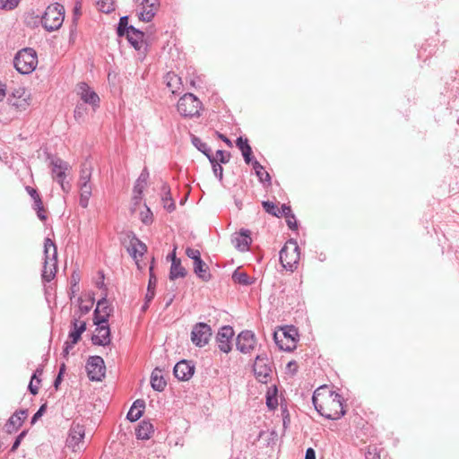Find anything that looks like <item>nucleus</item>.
I'll return each instance as SVG.
<instances>
[{"instance_id":"nucleus-3","label":"nucleus","mask_w":459,"mask_h":459,"mask_svg":"<svg viewBox=\"0 0 459 459\" xmlns=\"http://www.w3.org/2000/svg\"><path fill=\"white\" fill-rule=\"evenodd\" d=\"M65 19V7L58 4H53L47 7L41 17V24L48 31L58 30Z\"/></svg>"},{"instance_id":"nucleus-64","label":"nucleus","mask_w":459,"mask_h":459,"mask_svg":"<svg viewBox=\"0 0 459 459\" xmlns=\"http://www.w3.org/2000/svg\"><path fill=\"white\" fill-rule=\"evenodd\" d=\"M305 459H316V452L313 448L309 447L307 449Z\"/></svg>"},{"instance_id":"nucleus-9","label":"nucleus","mask_w":459,"mask_h":459,"mask_svg":"<svg viewBox=\"0 0 459 459\" xmlns=\"http://www.w3.org/2000/svg\"><path fill=\"white\" fill-rule=\"evenodd\" d=\"M282 338L280 339V336L277 333H274L273 338L276 344L282 351H290L296 347L298 332L296 328L290 327L288 329L283 330Z\"/></svg>"},{"instance_id":"nucleus-51","label":"nucleus","mask_w":459,"mask_h":459,"mask_svg":"<svg viewBox=\"0 0 459 459\" xmlns=\"http://www.w3.org/2000/svg\"><path fill=\"white\" fill-rule=\"evenodd\" d=\"M285 217H286V222H287L289 228L291 230H296L298 228V225H297V221H296L295 215L293 213H291Z\"/></svg>"},{"instance_id":"nucleus-59","label":"nucleus","mask_w":459,"mask_h":459,"mask_svg":"<svg viewBox=\"0 0 459 459\" xmlns=\"http://www.w3.org/2000/svg\"><path fill=\"white\" fill-rule=\"evenodd\" d=\"M43 374V369L42 368H37L35 370V372L33 373L32 377H31V379L32 380H36L37 381V384L39 385L40 383V379H39V377Z\"/></svg>"},{"instance_id":"nucleus-31","label":"nucleus","mask_w":459,"mask_h":459,"mask_svg":"<svg viewBox=\"0 0 459 459\" xmlns=\"http://www.w3.org/2000/svg\"><path fill=\"white\" fill-rule=\"evenodd\" d=\"M153 426L149 421H142L138 428L136 429V437L138 439L146 440L151 437V435L153 433Z\"/></svg>"},{"instance_id":"nucleus-1","label":"nucleus","mask_w":459,"mask_h":459,"mask_svg":"<svg viewBox=\"0 0 459 459\" xmlns=\"http://www.w3.org/2000/svg\"><path fill=\"white\" fill-rule=\"evenodd\" d=\"M312 402L320 415L329 420H338L345 414L342 397L326 385L318 387Z\"/></svg>"},{"instance_id":"nucleus-20","label":"nucleus","mask_w":459,"mask_h":459,"mask_svg":"<svg viewBox=\"0 0 459 459\" xmlns=\"http://www.w3.org/2000/svg\"><path fill=\"white\" fill-rule=\"evenodd\" d=\"M231 241L238 250L241 252L247 251L252 242L250 231L246 229H241L239 232L232 236Z\"/></svg>"},{"instance_id":"nucleus-34","label":"nucleus","mask_w":459,"mask_h":459,"mask_svg":"<svg viewBox=\"0 0 459 459\" xmlns=\"http://www.w3.org/2000/svg\"><path fill=\"white\" fill-rule=\"evenodd\" d=\"M253 169L255 172V175L259 178V181L261 183H267L268 185L271 184V176L267 171L264 170V168L257 161L254 160L252 162Z\"/></svg>"},{"instance_id":"nucleus-39","label":"nucleus","mask_w":459,"mask_h":459,"mask_svg":"<svg viewBox=\"0 0 459 459\" xmlns=\"http://www.w3.org/2000/svg\"><path fill=\"white\" fill-rule=\"evenodd\" d=\"M266 405L271 410H274L278 405L277 389L275 386L273 389H269L266 394Z\"/></svg>"},{"instance_id":"nucleus-13","label":"nucleus","mask_w":459,"mask_h":459,"mask_svg":"<svg viewBox=\"0 0 459 459\" xmlns=\"http://www.w3.org/2000/svg\"><path fill=\"white\" fill-rule=\"evenodd\" d=\"M7 101L10 106L18 111L25 110L29 106L28 96L26 91L22 87L14 89L7 97Z\"/></svg>"},{"instance_id":"nucleus-61","label":"nucleus","mask_w":459,"mask_h":459,"mask_svg":"<svg viewBox=\"0 0 459 459\" xmlns=\"http://www.w3.org/2000/svg\"><path fill=\"white\" fill-rule=\"evenodd\" d=\"M57 182L65 193H68L70 191L71 185L69 184V182H65V179H62V181H57Z\"/></svg>"},{"instance_id":"nucleus-11","label":"nucleus","mask_w":459,"mask_h":459,"mask_svg":"<svg viewBox=\"0 0 459 459\" xmlns=\"http://www.w3.org/2000/svg\"><path fill=\"white\" fill-rule=\"evenodd\" d=\"M212 336V329L205 323L196 324L191 333V340L193 343L198 347H204L208 343Z\"/></svg>"},{"instance_id":"nucleus-62","label":"nucleus","mask_w":459,"mask_h":459,"mask_svg":"<svg viewBox=\"0 0 459 459\" xmlns=\"http://www.w3.org/2000/svg\"><path fill=\"white\" fill-rule=\"evenodd\" d=\"M34 209L36 211H43V203L41 201L40 196L34 200Z\"/></svg>"},{"instance_id":"nucleus-32","label":"nucleus","mask_w":459,"mask_h":459,"mask_svg":"<svg viewBox=\"0 0 459 459\" xmlns=\"http://www.w3.org/2000/svg\"><path fill=\"white\" fill-rule=\"evenodd\" d=\"M162 193L164 195V196L162 197V204H163V207L169 212H171L175 210L176 208V205H175V202L174 200L172 199L171 195H170V189H169V186L167 185V184H164L162 186Z\"/></svg>"},{"instance_id":"nucleus-14","label":"nucleus","mask_w":459,"mask_h":459,"mask_svg":"<svg viewBox=\"0 0 459 459\" xmlns=\"http://www.w3.org/2000/svg\"><path fill=\"white\" fill-rule=\"evenodd\" d=\"M159 6V0H143L141 7L137 11L139 20L145 22H151L155 16Z\"/></svg>"},{"instance_id":"nucleus-60","label":"nucleus","mask_w":459,"mask_h":459,"mask_svg":"<svg viewBox=\"0 0 459 459\" xmlns=\"http://www.w3.org/2000/svg\"><path fill=\"white\" fill-rule=\"evenodd\" d=\"M376 450L377 448H374V451L372 452L369 449L366 455L367 459H380V455L376 452Z\"/></svg>"},{"instance_id":"nucleus-25","label":"nucleus","mask_w":459,"mask_h":459,"mask_svg":"<svg viewBox=\"0 0 459 459\" xmlns=\"http://www.w3.org/2000/svg\"><path fill=\"white\" fill-rule=\"evenodd\" d=\"M193 269L195 273L198 276V278H200L204 281H208L211 280L212 275L209 272V267L202 260V258L195 259V261L193 262Z\"/></svg>"},{"instance_id":"nucleus-47","label":"nucleus","mask_w":459,"mask_h":459,"mask_svg":"<svg viewBox=\"0 0 459 459\" xmlns=\"http://www.w3.org/2000/svg\"><path fill=\"white\" fill-rule=\"evenodd\" d=\"M186 255L193 260V262L195 261V259H200L201 258V253L198 249H195V248H191V247H187L186 249Z\"/></svg>"},{"instance_id":"nucleus-18","label":"nucleus","mask_w":459,"mask_h":459,"mask_svg":"<svg viewBox=\"0 0 459 459\" xmlns=\"http://www.w3.org/2000/svg\"><path fill=\"white\" fill-rule=\"evenodd\" d=\"M112 312V308L108 305L106 297H103L97 303V307L94 310V324H108V317Z\"/></svg>"},{"instance_id":"nucleus-12","label":"nucleus","mask_w":459,"mask_h":459,"mask_svg":"<svg viewBox=\"0 0 459 459\" xmlns=\"http://www.w3.org/2000/svg\"><path fill=\"white\" fill-rule=\"evenodd\" d=\"M85 436L84 427L78 423H73L66 440L67 446L76 452L82 448L81 443Z\"/></svg>"},{"instance_id":"nucleus-53","label":"nucleus","mask_w":459,"mask_h":459,"mask_svg":"<svg viewBox=\"0 0 459 459\" xmlns=\"http://www.w3.org/2000/svg\"><path fill=\"white\" fill-rule=\"evenodd\" d=\"M46 411V405L43 404L39 407L38 411L31 418V424L36 423V421L43 415Z\"/></svg>"},{"instance_id":"nucleus-58","label":"nucleus","mask_w":459,"mask_h":459,"mask_svg":"<svg viewBox=\"0 0 459 459\" xmlns=\"http://www.w3.org/2000/svg\"><path fill=\"white\" fill-rule=\"evenodd\" d=\"M155 296V290L147 289V292L145 294V301L146 303H150Z\"/></svg>"},{"instance_id":"nucleus-33","label":"nucleus","mask_w":459,"mask_h":459,"mask_svg":"<svg viewBox=\"0 0 459 459\" xmlns=\"http://www.w3.org/2000/svg\"><path fill=\"white\" fill-rule=\"evenodd\" d=\"M147 250L145 244H143L141 240L136 238H134L131 240V247L128 248L129 253L136 258L137 255L142 256Z\"/></svg>"},{"instance_id":"nucleus-21","label":"nucleus","mask_w":459,"mask_h":459,"mask_svg":"<svg viewBox=\"0 0 459 459\" xmlns=\"http://www.w3.org/2000/svg\"><path fill=\"white\" fill-rule=\"evenodd\" d=\"M51 172L56 181H62L66 177V171L70 169L68 162L60 158H53L51 160Z\"/></svg>"},{"instance_id":"nucleus-10","label":"nucleus","mask_w":459,"mask_h":459,"mask_svg":"<svg viewBox=\"0 0 459 459\" xmlns=\"http://www.w3.org/2000/svg\"><path fill=\"white\" fill-rule=\"evenodd\" d=\"M76 93L82 103L91 106L93 110L100 107V100L99 95L86 82L77 84Z\"/></svg>"},{"instance_id":"nucleus-48","label":"nucleus","mask_w":459,"mask_h":459,"mask_svg":"<svg viewBox=\"0 0 459 459\" xmlns=\"http://www.w3.org/2000/svg\"><path fill=\"white\" fill-rule=\"evenodd\" d=\"M241 153L243 155L244 160L246 163L249 164L253 162L251 155H252V149L251 146H244L243 150L241 151Z\"/></svg>"},{"instance_id":"nucleus-57","label":"nucleus","mask_w":459,"mask_h":459,"mask_svg":"<svg viewBox=\"0 0 459 459\" xmlns=\"http://www.w3.org/2000/svg\"><path fill=\"white\" fill-rule=\"evenodd\" d=\"M280 211H281L280 216H287V215L292 213L290 207L286 204H282Z\"/></svg>"},{"instance_id":"nucleus-46","label":"nucleus","mask_w":459,"mask_h":459,"mask_svg":"<svg viewBox=\"0 0 459 459\" xmlns=\"http://www.w3.org/2000/svg\"><path fill=\"white\" fill-rule=\"evenodd\" d=\"M230 155L229 152H226L224 151H221V150H218L216 152V160H219L221 163H227L229 162L230 160Z\"/></svg>"},{"instance_id":"nucleus-16","label":"nucleus","mask_w":459,"mask_h":459,"mask_svg":"<svg viewBox=\"0 0 459 459\" xmlns=\"http://www.w3.org/2000/svg\"><path fill=\"white\" fill-rule=\"evenodd\" d=\"M130 45L137 51L142 54H145L146 47L144 42V33L135 29L134 26H130L127 33L125 34Z\"/></svg>"},{"instance_id":"nucleus-24","label":"nucleus","mask_w":459,"mask_h":459,"mask_svg":"<svg viewBox=\"0 0 459 459\" xmlns=\"http://www.w3.org/2000/svg\"><path fill=\"white\" fill-rule=\"evenodd\" d=\"M148 178L149 172L147 169H143L134 186V200L135 201V204H137L142 198V194L146 186Z\"/></svg>"},{"instance_id":"nucleus-56","label":"nucleus","mask_w":459,"mask_h":459,"mask_svg":"<svg viewBox=\"0 0 459 459\" xmlns=\"http://www.w3.org/2000/svg\"><path fill=\"white\" fill-rule=\"evenodd\" d=\"M75 343H73V341L71 342H65V347H64V350H63V355L64 357H67L70 351L74 348Z\"/></svg>"},{"instance_id":"nucleus-41","label":"nucleus","mask_w":459,"mask_h":459,"mask_svg":"<svg viewBox=\"0 0 459 459\" xmlns=\"http://www.w3.org/2000/svg\"><path fill=\"white\" fill-rule=\"evenodd\" d=\"M130 26L131 25H128V17L122 16L117 26V35L119 37L125 36V34L129 30Z\"/></svg>"},{"instance_id":"nucleus-19","label":"nucleus","mask_w":459,"mask_h":459,"mask_svg":"<svg viewBox=\"0 0 459 459\" xmlns=\"http://www.w3.org/2000/svg\"><path fill=\"white\" fill-rule=\"evenodd\" d=\"M96 334L91 337V342L94 345L107 346L110 343V329L108 324L96 325Z\"/></svg>"},{"instance_id":"nucleus-36","label":"nucleus","mask_w":459,"mask_h":459,"mask_svg":"<svg viewBox=\"0 0 459 459\" xmlns=\"http://www.w3.org/2000/svg\"><path fill=\"white\" fill-rule=\"evenodd\" d=\"M234 282L244 286H249L254 283V279L250 278L245 272L237 269L232 274Z\"/></svg>"},{"instance_id":"nucleus-50","label":"nucleus","mask_w":459,"mask_h":459,"mask_svg":"<svg viewBox=\"0 0 459 459\" xmlns=\"http://www.w3.org/2000/svg\"><path fill=\"white\" fill-rule=\"evenodd\" d=\"M149 271H150V278H149L147 289L155 290L156 284H157V278L153 273V267L151 266Z\"/></svg>"},{"instance_id":"nucleus-35","label":"nucleus","mask_w":459,"mask_h":459,"mask_svg":"<svg viewBox=\"0 0 459 459\" xmlns=\"http://www.w3.org/2000/svg\"><path fill=\"white\" fill-rule=\"evenodd\" d=\"M167 87L171 91L172 93H176L181 84V78L174 73H168L165 77Z\"/></svg>"},{"instance_id":"nucleus-54","label":"nucleus","mask_w":459,"mask_h":459,"mask_svg":"<svg viewBox=\"0 0 459 459\" xmlns=\"http://www.w3.org/2000/svg\"><path fill=\"white\" fill-rule=\"evenodd\" d=\"M25 435H26V431H22V433H20L18 435V437H16L15 441L13 442V444L12 446V448H11L12 452H14L19 447L21 441L25 437Z\"/></svg>"},{"instance_id":"nucleus-22","label":"nucleus","mask_w":459,"mask_h":459,"mask_svg":"<svg viewBox=\"0 0 459 459\" xmlns=\"http://www.w3.org/2000/svg\"><path fill=\"white\" fill-rule=\"evenodd\" d=\"M173 371L178 379L186 381L194 375L195 367L186 360H181L175 365Z\"/></svg>"},{"instance_id":"nucleus-28","label":"nucleus","mask_w":459,"mask_h":459,"mask_svg":"<svg viewBox=\"0 0 459 459\" xmlns=\"http://www.w3.org/2000/svg\"><path fill=\"white\" fill-rule=\"evenodd\" d=\"M86 330V323L84 321L79 322L77 319H74L72 322V329L69 333V338L73 341V343H77L81 339L82 333Z\"/></svg>"},{"instance_id":"nucleus-63","label":"nucleus","mask_w":459,"mask_h":459,"mask_svg":"<svg viewBox=\"0 0 459 459\" xmlns=\"http://www.w3.org/2000/svg\"><path fill=\"white\" fill-rule=\"evenodd\" d=\"M26 189H27L28 194L33 199V201L39 196V193L37 192L36 189H34V188H32L30 186H27Z\"/></svg>"},{"instance_id":"nucleus-27","label":"nucleus","mask_w":459,"mask_h":459,"mask_svg":"<svg viewBox=\"0 0 459 459\" xmlns=\"http://www.w3.org/2000/svg\"><path fill=\"white\" fill-rule=\"evenodd\" d=\"M144 407L145 403L143 400L138 399L134 401L127 412L126 418L132 422L138 420L143 413Z\"/></svg>"},{"instance_id":"nucleus-38","label":"nucleus","mask_w":459,"mask_h":459,"mask_svg":"<svg viewBox=\"0 0 459 459\" xmlns=\"http://www.w3.org/2000/svg\"><path fill=\"white\" fill-rule=\"evenodd\" d=\"M192 143L201 152H203L209 160L210 158L214 157L211 153V148L204 143L200 138L193 135L192 136Z\"/></svg>"},{"instance_id":"nucleus-49","label":"nucleus","mask_w":459,"mask_h":459,"mask_svg":"<svg viewBox=\"0 0 459 459\" xmlns=\"http://www.w3.org/2000/svg\"><path fill=\"white\" fill-rule=\"evenodd\" d=\"M93 303H94L93 298H90L88 304H82V302L79 306V309H80L82 315H85V314L89 313L92 307Z\"/></svg>"},{"instance_id":"nucleus-45","label":"nucleus","mask_w":459,"mask_h":459,"mask_svg":"<svg viewBox=\"0 0 459 459\" xmlns=\"http://www.w3.org/2000/svg\"><path fill=\"white\" fill-rule=\"evenodd\" d=\"M22 0H0V9L12 11L15 9Z\"/></svg>"},{"instance_id":"nucleus-17","label":"nucleus","mask_w":459,"mask_h":459,"mask_svg":"<svg viewBox=\"0 0 459 459\" xmlns=\"http://www.w3.org/2000/svg\"><path fill=\"white\" fill-rule=\"evenodd\" d=\"M233 335V328L230 325H225L220 329L216 337L220 351L225 353H229L231 351V339Z\"/></svg>"},{"instance_id":"nucleus-40","label":"nucleus","mask_w":459,"mask_h":459,"mask_svg":"<svg viewBox=\"0 0 459 459\" xmlns=\"http://www.w3.org/2000/svg\"><path fill=\"white\" fill-rule=\"evenodd\" d=\"M97 5L100 12L109 13L114 10L113 0H97Z\"/></svg>"},{"instance_id":"nucleus-52","label":"nucleus","mask_w":459,"mask_h":459,"mask_svg":"<svg viewBox=\"0 0 459 459\" xmlns=\"http://www.w3.org/2000/svg\"><path fill=\"white\" fill-rule=\"evenodd\" d=\"M142 221L145 224L151 223L152 221V213L149 208H147L146 212H142Z\"/></svg>"},{"instance_id":"nucleus-15","label":"nucleus","mask_w":459,"mask_h":459,"mask_svg":"<svg viewBox=\"0 0 459 459\" xmlns=\"http://www.w3.org/2000/svg\"><path fill=\"white\" fill-rule=\"evenodd\" d=\"M256 343L255 336L253 332L242 331L237 337L236 346L241 353H249L254 350Z\"/></svg>"},{"instance_id":"nucleus-4","label":"nucleus","mask_w":459,"mask_h":459,"mask_svg":"<svg viewBox=\"0 0 459 459\" xmlns=\"http://www.w3.org/2000/svg\"><path fill=\"white\" fill-rule=\"evenodd\" d=\"M38 64L36 51L32 48H23L20 50L13 59L15 69L22 74L32 73Z\"/></svg>"},{"instance_id":"nucleus-55","label":"nucleus","mask_w":459,"mask_h":459,"mask_svg":"<svg viewBox=\"0 0 459 459\" xmlns=\"http://www.w3.org/2000/svg\"><path fill=\"white\" fill-rule=\"evenodd\" d=\"M236 145L238 146V148L242 151L244 146H250L249 143H248V140L247 139H244L243 137H238L236 141Z\"/></svg>"},{"instance_id":"nucleus-44","label":"nucleus","mask_w":459,"mask_h":459,"mask_svg":"<svg viewBox=\"0 0 459 459\" xmlns=\"http://www.w3.org/2000/svg\"><path fill=\"white\" fill-rule=\"evenodd\" d=\"M87 108H85L83 103H78L75 106L74 111V117L75 120L78 122H81L84 119L85 114H86Z\"/></svg>"},{"instance_id":"nucleus-42","label":"nucleus","mask_w":459,"mask_h":459,"mask_svg":"<svg viewBox=\"0 0 459 459\" xmlns=\"http://www.w3.org/2000/svg\"><path fill=\"white\" fill-rule=\"evenodd\" d=\"M262 205L266 212L273 216L280 217L281 211L274 203L264 201L263 202Z\"/></svg>"},{"instance_id":"nucleus-30","label":"nucleus","mask_w":459,"mask_h":459,"mask_svg":"<svg viewBox=\"0 0 459 459\" xmlns=\"http://www.w3.org/2000/svg\"><path fill=\"white\" fill-rule=\"evenodd\" d=\"M78 187L80 190V205L82 208H86L91 196L92 185L91 183L78 184Z\"/></svg>"},{"instance_id":"nucleus-26","label":"nucleus","mask_w":459,"mask_h":459,"mask_svg":"<svg viewBox=\"0 0 459 459\" xmlns=\"http://www.w3.org/2000/svg\"><path fill=\"white\" fill-rule=\"evenodd\" d=\"M186 274V269L181 265V262L176 257L175 249L173 250V260L169 271V279L175 280L178 278H183Z\"/></svg>"},{"instance_id":"nucleus-5","label":"nucleus","mask_w":459,"mask_h":459,"mask_svg":"<svg viewBox=\"0 0 459 459\" xmlns=\"http://www.w3.org/2000/svg\"><path fill=\"white\" fill-rule=\"evenodd\" d=\"M299 261V247L294 239H290L285 243L280 251V262L281 265L290 271L296 269Z\"/></svg>"},{"instance_id":"nucleus-43","label":"nucleus","mask_w":459,"mask_h":459,"mask_svg":"<svg viewBox=\"0 0 459 459\" xmlns=\"http://www.w3.org/2000/svg\"><path fill=\"white\" fill-rule=\"evenodd\" d=\"M209 160L212 163V171H213L214 176L220 181H221L222 178H223V169H222V167L216 161L215 157L210 158Z\"/></svg>"},{"instance_id":"nucleus-37","label":"nucleus","mask_w":459,"mask_h":459,"mask_svg":"<svg viewBox=\"0 0 459 459\" xmlns=\"http://www.w3.org/2000/svg\"><path fill=\"white\" fill-rule=\"evenodd\" d=\"M92 168L89 163H83L80 170L78 184L91 183Z\"/></svg>"},{"instance_id":"nucleus-7","label":"nucleus","mask_w":459,"mask_h":459,"mask_svg":"<svg viewBox=\"0 0 459 459\" xmlns=\"http://www.w3.org/2000/svg\"><path fill=\"white\" fill-rule=\"evenodd\" d=\"M177 108L178 113L183 117H198L202 103L194 94L186 93L178 100Z\"/></svg>"},{"instance_id":"nucleus-8","label":"nucleus","mask_w":459,"mask_h":459,"mask_svg":"<svg viewBox=\"0 0 459 459\" xmlns=\"http://www.w3.org/2000/svg\"><path fill=\"white\" fill-rule=\"evenodd\" d=\"M86 370L91 381H101L106 371L103 359L100 356L90 357L86 364Z\"/></svg>"},{"instance_id":"nucleus-6","label":"nucleus","mask_w":459,"mask_h":459,"mask_svg":"<svg viewBox=\"0 0 459 459\" xmlns=\"http://www.w3.org/2000/svg\"><path fill=\"white\" fill-rule=\"evenodd\" d=\"M273 370V362L268 358L266 353L263 352L255 357L253 365V371L255 378L263 383L267 384L272 379Z\"/></svg>"},{"instance_id":"nucleus-23","label":"nucleus","mask_w":459,"mask_h":459,"mask_svg":"<svg viewBox=\"0 0 459 459\" xmlns=\"http://www.w3.org/2000/svg\"><path fill=\"white\" fill-rule=\"evenodd\" d=\"M27 417V411L21 410L13 413L8 420L5 428L8 433L16 431L22 424L23 420Z\"/></svg>"},{"instance_id":"nucleus-2","label":"nucleus","mask_w":459,"mask_h":459,"mask_svg":"<svg viewBox=\"0 0 459 459\" xmlns=\"http://www.w3.org/2000/svg\"><path fill=\"white\" fill-rule=\"evenodd\" d=\"M57 269V250L55 243L48 238L44 241V264L42 269V280L51 281Z\"/></svg>"},{"instance_id":"nucleus-29","label":"nucleus","mask_w":459,"mask_h":459,"mask_svg":"<svg viewBox=\"0 0 459 459\" xmlns=\"http://www.w3.org/2000/svg\"><path fill=\"white\" fill-rule=\"evenodd\" d=\"M151 385L155 391L158 392H162L167 385V383L162 376V371L158 368H156L152 373Z\"/></svg>"}]
</instances>
